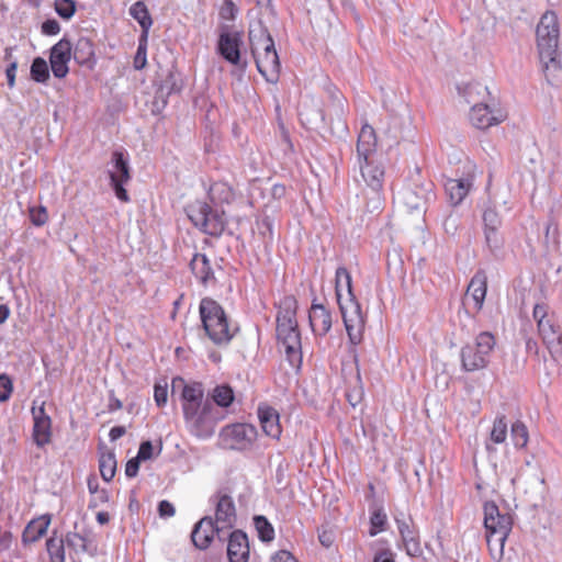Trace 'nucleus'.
<instances>
[{"label":"nucleus","instance_id":"nucleus-1","mask_svg":"<svg viewBox=\"0 0 562 562\" xmlns=\"http://www.w3.org/2000/svg\"><path fill=\"white\" fill-rule=\"evenodd\" d=\"M376 137L372 126H362L357 142V158L361 177L367 187L363 190L367 211L370 213L381 210L383 204L382 188L384 169L375 162Z\"/></svg>","mask_w":562,"mask_h":562},{"label":"nucleus","instance_id":"nucleus-2","mask_svg":"<svg viewBox=\"0 0 562 562\" xmlns=\"http://www.w3.org/2000/svg\"><path fill=\"white\" fill-rule=\"evenodd\" d=\"M559 23L554 11L542 14L536 30L539 57L543 64L547 82L562 89V67L557 59L559 44Z\"/></svg>","mask_w":562,"mask_h":562},{"label":"nucleus","instance_id":"nucleus-3","mask_svg":"<svg viewBox=\"0 0 562 562\" xmlns=\"http://www.w3.org/2000/svg\"><path fill=\"white\" fill-rule=\"evenodd\" d=\"M336 296L342 321L352 345L361 341L364 318L360 303L357 301L352 291V278L345 267L336 270Z\"/></svg>","mask_w":562,"mask_h":562},{"label":"nucleus","instance_id":"nucleus-4","mask_svg":"<svg viewBox=\"0 0 562 562\" xmlns=\"http://www.w3.org/2000/svg\"><path fill=\"white\" fill-rule=\"evenodd\" d=\"M199 313L202 327L209 339L216 346H227L236 333L238 327L231 328L228 317L222 305L211 299L203 297L199 305Z\"/></svg>","mask_w":562,"mask_h":562},{"label":"nucleus","instance_id":"nucleus-5","mask_svg":"<svg viewBox=\"0 0 562 562\" xmlns=\"http://www.w3.org/2000/svg\"><path fill=\"white\" fill-rule=\"evenodd\" d=\"M468 103L474 102L470 111V121L479 130H486L503 122L506 115L501 109H492L487 102L491 93L481 83H471L467 88Z\"/></svg>","mask_w":562,"mask_h":562},{"label":"nucleus","instance_id":"nucleus-6","mask_svg":"<svg viewBox=\"0 0 562 562\" xmlns=\"http://www.w3.org/2000/svg\"><path fill=\"white\" fill-rule=\"evenodd\" d=\"M184 211L191 223L206 235L218 237L225 231V212L212 203L196 200L188 204Z\"/></svg>","mask_w":562,"mask_h":562},{"label":"nucleus","instance_id":"nucleus-7","mask_svg":"<svg viewBox=\"0 0 562 562\" xmlns=\"http://www.w3.org/2000/svg\"><path fill=\"white\" fill-rule=\"evenodd\" d=\"M495 345L496 340L492 333H480L473 344H467L461 348L460 360L462 370L473 372L486 368Z\"/></svg>","mask_w":562,"mask_h":562},{"label":"nucleus","instance_id":"nucleus-8","mask_svg":"<svg viewBox=\"0 0 562 562\" xmlns=\"http://www.w3.org/2000/svg\"><path fill=\"white\" fill-rule=\"evenodd\" d=\"M111 168L108 169L110 184L115 196L124 202H130V195L124 186L131 180V168L127 156L122 150H114L110 161Z\"/></svg>","mask_w":562,"mask_h":562},{"label":"nucleus","instance_id":"nucleus-9","mask_svg":"<svg viewBox=\"0 0 562 562\" xmlns=\"http://www.w3.org/2000/svg\"><path fill=\"white\" fill-rule=\"evenodd\" d=\"M435 198L434 183L430 181L409 186L398 192L400 201L409 211H425Z\"/></svg>","mask_w":562,"mask_h":562},{"label":"nucleus","instance_id":"nucleus-10","mask_svg":"<svg viewBox=\"0 0 562 562\" xmlns=\"http://www.w3.org/2000/svg\"><path fill=\"white\" fill-rule=\"evenodd\" d=\"M484 527L486 532H493L496 537L507 539L513 527V519L508 513L502 514L494 502H485Z\"/></svg>","mask_w":562,"mask_h":562},{"label":"nucleus","instance_id":"nucleus-11","mask_svg":"<svg viewBox=\"0 0 562 562\" xmlns=\"http://www.w3.org/2000/svg\"><path fill=\"white\" fill-rule=\"evenodd\" d=\"M243 45V33L229 31L228 25L222 26L216 50L229 64L238 66L240 64V47Z\"/></svg>","mask_w":562,"mask_h":562},{"label":"nucleus","instance_id":"nucleus-12","mask_svg":"<svg viewBox=\"0 0 562 562\" xmlns=\"http://www.w3.org/2000/svg\"><path fill=\"white\" fill-rule=\"evenodd\" d=\"M72 52V44L66 37L61 38L50 48L49 63L53 75L58 78H65L69 72L68 63Z\"/></svg>","mask_w":562,"mask_h":562},{"label":"nucleus","instance_id":"nucleus-13","mask_svg":"<svg viewBox=\"0 0 562 562\" xmlns=\"http://www.w3.org/2000/svg\"><path fill=\"white\" fill-rule=\"evenodd\" d=\"M221 530L212 517L205 516L194 525L191 532V541L196 549L206 550L211 546L215 533L220 538Z\"/></svg>","mask_w":562,"mask_h":562},{"label":"nucleus","instance_id":"nucleus-14","mask_svg":"<svg viewBox=\"0 0 562 562\" xmlns=\"http://www.w3.org/2000/svg\"><path fill=\"white\" fill-rule=\"evenodd\" d=\"M45 403L36 407L33 405L32 415L34 419L33 439L38 447H44L50 441L52 419L45 412Z\"/></svg>","mask_w":562,"mask_h":562},{"label":"nucleus","instance_id":"nucleus-15","mask_svg":"<svg viewBox=\"0 0 562 562\" xmlns=\"http://www.w3.org/2000/svg\"><path fill=\"white\" fill-rule=\"evenodd\" d=\"M215 520L224 524V528H233L236 521V507L231 495L218 491L214 496Z\"/></svg>","mask_w":562,"mask_h":562},{"label":"nucleus","instance_id":"nucleus-16","mask_svg":"<svg viewBox=\"0 0 562 562\" xmlns=\"http://www.w3.org/2000/svg\"><path fill=\"white\" fill-rule=\"evenodd\" d=\"M227 557L229 562H248L249 541L245 531L236 529L229 533Z\"/></svg>","mask_w":562,"mask_h":562},{"label":"nucleus","instance_id":"nucleus-17","mask_svg":"<svg viewBox=\"0 0 562 562\" xmlns=\"http://www.w3.org/2000/svg\"><path fill=\"white\" fill-rule=\"evenodd\" d=\"M251 52L255 57L258 71L266 78L267 81L277 82L280 71V60L278 53H269V55L260 54L257 56L254 47H251Z\"/></svg>","mask_w":562,"mask_h":562},{"label":"nucleus","instance_id":"nucleus-18","mask_svg":"<svg viewBox=\"0 0 562 562\" xmlns=\"http://www.w3.org/2000/svg\"><path fill=\"white\" fill-rule=\"evenodd\" d=\"M72 58L80 66L87 67L92 70L97 65L93 42L88 37H79L72 47Z\"/></svg>","mask_w":562,"mask_h":562},{"label":"nucleus","instance_id":"nucleus-19","mask_svg":"<svg viewBox=\"0 0 562 562\" xmlns=\"http://www.w3.org/2000/svg\"><path fill=\"white\" fill-rule=\"evenodd\" d=\"M308 321L313 333L316 335L325 336L331 328L330 312L322 304H312Z\"/></svg>","mask_w":562,"mask_h":562},{"label":"nucleus","instance_id":"nucleus-20","mask_svg":"<svg viewBox=\"0 0 562 562\" xmlns=\"http://www.w3.org/2000/svg\"><path fill=\"white\" fill-rule=\"evenodd\" d=\"M398 532L402 537L406 553L411 557H418L423 553L417 532L404 518L395 517Z\"/></svg>","mask_w":562,"mask_h":562},{"label":"nucleus","instance_id":"nucleus-21","mask_svg":"<svg viewBox=\"0 0 562 562\" xmlns=\"http://www.w3.org/2000/svg\"><path fill=\"white\" fill-rule=\"evenodd\" d=\"M538 330L551 352L562 353V330L550 319L540 321Z\"/></svg>","mask_w":562,"mask_h":562},{"label":"nucleus","instance_id":"nucleus-22","mask_svg":"<svg viewBox=\"0 0 562 562\" xmlns=\"http://www.w3.org/2000/svg\"><path fill=\"white\" fill-rule=\"evenodd\" d=\"M258 418L265 434L271 438L278 439L281 435L279 424V413L271 406L259 405Z\"/></svg>","mask_w":562,"mask_h":562},{"label":"nucleus","instance_id":"nucleus-23","mask_svg":"<svg viewBox=\"0 0 562 562\" xmlns=\"http://www.w3.org/2000/svg\"><path fill=\"white\" fill-rule=\"evenodd\" d=\"M182 89V80L180 78V74L176 71L173 68L169 69L165 79L161 81L160 86L156 91V102H161L165 106L167 104V100L169 95L172 93H179Z\"/></svg>","mask_w":562,"mask_h":562},{"label":"nucleus","instance_id":"nucleus-24","mask_svg":"<svg viewBox=\"0 0 562 562\" xmlns=\"http://www.w3.org/2000/svg\"><path fill=\"white\" fill-rule=\"evenodd\" d=\"M487 292V276L486 272L482 269L477 270L475 274L472 277L467 293H470L474 303L476 311H481L485 301Z\"/></svg>","mask_w":562,"mask_h":562},{"label":"nucleus","instance_id":"nucleus-25","mask_svg":"<svg viewBox=\"0 0 562 562\" xmlns=\"http://www.w3.org/2000/svg\"><path fill=\"white\" fill-rule=\"evenodd\" d=\"M187 424L193 436L200 439H207L214 435L217 417H207L199 414Z\"/></svg>","mask_w":562,"mask_h":562},{"label":"nucleus","instance_id":"nucleus-26","mask_svg":"<svg viewBox=\"0 0 562 562\" xmlns=\"http://www.w3.org/2000/svg\"><path fill=\"white\" fill-rule=\"evenodd\" d=\"M471 187L472 182L469 179H449L445 184V190L449 196L450 204L453 206L459 205L468 195Z\"/></svg>","mask_w":562,"mask_h":562},{"label":"nucleus","instance_id":"nucleus-27","mask_svg":"<svg viewBox=\"0 0 562 562\" xmlns=\"http://www.w3.org/2000/svg\"><path fill=\"white\" fill-rule=\"evenodd\" d=\"M50 524V515H43L37 519L31 520L22 533L24 544L33 543L40 540L47 531Z\"/></svg>","mask_w":562,"mask_h":562},{"label":"nucleus","instance_id":"nucleus-28","mask_svg":"<svg viewBox=\"0 0 562 562\" xmlns=\"http://www.w3.org/2000/svg\"><path fill=\"white\" fill-rule=\"evenodd\" d=\"M297 301L293 295L284 296L279 304L277 325H297Z\"/></svg>","mask_w":562,"mask_h":562},{"label":"nucleus","instance_id":"nucleus-29","mask_svg":"<svg viewBox=\"0 0 562 562\" xmlns=\"http://www.w3.org/2000/svg\"><path fill=\"white\" fill-rule=\"evenodd\" d=\"M189 266L195 278L203 284H206L209 280L214 278L210 260L205 254H194Z\"/></svg>","mask_w":562,"mask_h":562},{"label":"nucleus","instance_id":"nucleus-30","mask_svg":"<svg viewBox=\"0 0 562 562\" xmlns=\"http://www.w3.org/2000/svg\"><path fill=\"white\" fill-rule=\"evenodd\" d=\"M223 435L235 443H249L255 438L256 430L248 424H233L223 429Z\"/></svg>","mask_w":562,"mask_h":562},{"label":"nucleus","instance_id":"nucleus-31","mask_svg":"<svg viewBox=\"0 0 562 562\" xmlns=\"http://www.w3.org/2000/svg\"><path fill=\"white\" fill-rule=\"evenodd\" d=\"M210 202L222 209L223 204H229L235 199V193L226 182H215L207 192Z\"/></svg>","mask_w":562,"mask_h":562},{"label":"nucleus","instance_id":"nucleus-32","mask_svg":"<svg viewBox=\"0 0 562 562\" xmlns=\"http://www.w3.org/2000/svg\"><path fill=\"white\" fill-rule=\"evenodd\" d=\"M485 245L495 260H503L505 256V238L499 229L484 231Z\"/></svg>","mask_w":562,"mask_h":562},{"label":"nucleus","instance_id":"nucleus-33","mask_svg":"<svg viewBox=\"0 0 562 562\" xmlns=\"http://www.w3.org/2000/svg\"><path fill=\"white\" fill-rule=\"evenodd\" d=\"M130 14L135 19L142 27V37L147 41L148 31L153 25V20L146 4L143 1L135 2L130 8Z\"/></svg>","mask_w":562,"mask_h":562},{"label":"nucleus","instance_id":"nucleus-34","mask_svg":"<svg viewBox=\"0 0 562 562\" xmlns=\"http://www.w3.org/2000/svg\"><path fill=\"white\" fill-rule=\"evenodd\" d=\"M116 458L112 450L101 452L99 458V470L102 479L110 482L116 472Z\"/></svg>","mask_w":562,"mask_h":562},{"label":"nucleus","instance_id":"nucleus-35","mask_svg":"<svg viewBox=\"0 0 562 562\" xmlns=\"http://www.w3.org/2000/svg\"><path fill=\"white\" fill-rule=\"evenodd\" d=\"M210 397L222 408L231 406L235 398L233 389L227 384L215 386Z\"/></svg>","mask_w":562,"mask_h":562},{"label":"nucleus","instance_id":"nucleus-36","mask_svg":"<svg viewBox=\"0 0 562 562\" xmlns=\"http://www.w3.org/2000/svg\"><path fill=\"white\" fill-rule=\"evenodd\" d=\"M46 549L50 562H65V541L61 537H56V531L47 539Z\"/></svg>","mask_w":562,"mask_h":562},{"label":"nucleus","instance_id":"nucleus-37","mask_svg":"<svg viewBox=\"0 0 562 562\" xmlns=\"http://www.w3.org/2000/svg\"><path fill=\"white\" fill-rule=\"evenodd\" d=\"M258 538L262 542H271L274 539V528L263 515H256L252 518Z\"/></svg>","mask_w":562,"mask_h":562},{"label":"nucleus","instance_id":"nucleus-38","mask_svg":"<svg viewBox=\"0 0 562 562\" xmlns=\"http://www.w3.org/2000/svg\"><path fill=\"white\" fill-rule=\"evenodd\" d=\"M277 338L281 344L301 341L299 325H277Z\"/></svg>","mask_w":562,"mask_h":562},{"label":"nucleus","instance_id":"nucleus-39","mask_svg":"<svg viewBox=\"0 0 562 562\" xmlns=\"http://www.w3.org/2000/svg\"><path fill=\"white\" fill-rule=\"evenodd\" d=\"M31 78L40 83H45L49 79V70L46 60L42 57H35L31 64Z\"/></svg>","mask_w":562,"mask_h":562},{"label":"nucleus","instance_id":"nucleus-40","mask_svg":"<svg viewBox=\"0 0 562 562\" xmlns=\"http://www.w3.org/2000/svg\"><path fill=\"white\" fill-rule=\"evenodd\" d=\"M182 403L201 402L204 398V389L201 382L186 384L181 393Z\"/></svg>","mask_w":562,"mask_h":562},{"label":"nucleus","instance_id":"nucleus-41","mask_svg":"<svg viewBox=\"0 0 562 562\" xmlns=\"http://www.w3.org/2000/svg\"><path fill=\"white\" fill-rule=\"evenodd\" d=\"M512 440L516 448H525L528 442V430L524 423L520 420L515 422L512 425Z\"/></svg>","mask_w":562,"mask_h":562},{"label":"nucleus","instance_id":"nucleus-42","mask_svg":"<svg viewBox=\"0 0 562 562\" xmlns=\"http://www.w3.org/2000/svg\"><path fill=\"white\" fill-rule=\"evenodd\" d=\"M507 437V423L504 415L495 418L490 439L493 443H502Z\"/></svg>","mask_w":562,"mask_h":562},{"label":"nucleus","instance_id":"nucleus-43","mask_svg":"<svg viewBox=\"0 0 562 562\" xmlns=\"http://www.w3.org/2000/svg\"><path fill=\"white\" fill-rule=\"evenodd\" d=\"M54 8L59 18L69 21L77 11V2L75 0H55Z\"/></svg>","mask_w":562,"mask_h":562},{"label":"nucleus","instance_id":"nucleus-44","mask_svg":"<svg viewBox=\"0 0 562 562\" xmlns=\"http://www.w3.org/2000/svg\"><path fill=\"white\" fill-rule=\"evenodd\" d=\"M256 228L258 234L263 238L266 243L272 240L273 236V221L272 218L263 214L256 220Z\"/></svg>","mask_w":562,"mask_h":562},{"label":"nucleus","instance_id":"nucleus-45","mask_svg":"<svg viewBox=\"0 0 562 562\" xmlns=\"http://www.w3.org/2000/svg\"><path fill=\"white\" fill-rule=\"evenodd\" d=\"M371 528L369 535L375 536L378 532L384 530L386 525V515L381 507L375 508L370 517Z\"/></svg>","mask_w":562,"mask_h":562},{"label":"nucleus","instance_id":"nucleus-46","mask_svg":"<svg viewBox=\"0 0 562 562\" xmlns=\"http://www.w3.org/2000/svg\"><path fill=\"white\" fill-rule=\"evenodd\" d=\"M286 359L292 367L300 368L302 363L301 341L294 344H282Z\"/></svg>","mask_w":562,"mask_h":562},{"label":"nucleus","instance_id":"nucleus-47","mask_svg":"<svg viewBox=\"0 0 562 562\" xmlns=\"http://www.w3.org/2000/svg\"><path fill=\"white\" fill-rule=\"evenodd\" d=\"M484 231L499 229L502 218L494 207H486L482 215Z\"/></svg>","mask_w":562,"mask_h":562},{"label":"nucleus","instance_id":"nucleus-48","mask_svg":"<svg viewBox=\"0 0 562 562\" xmlns=\"http://www.w3.org/2000/svg\"><path fill=\"white\" fill-rule=\"evenodd\" d=\"M215 405L211 397L203 398L200 414L207 417H217V422H220L223 418V414Z\"/></svg>","mask_w":562,"mask_h":562},{"label":"nucleus","instance_id":"nucleus-49","mask_svg":"<svg viewBox=\"0 0 562 562\" xmlns=\"http://www.w3.org/2000/svg\"><path fill=\"white\" fill-rule=\"evenodd\" d=\"M146 64H147L146 42L140 36L139 44H138V47H137V50H136V54H135V57H134V68L136 70H140V69H143L146 66Z\"/></svg>","mask_w":562,"mask_h":562},{"label":"nucleus","instance_id":"nucleus-50","mask_svg":"<svg viewBox=\"0 0 562 562\" xmlns=\"http://www.w3.org/2000/svg\"><path fill=\"white\" fill-rule=\"evenodd\" d=\"M461 221L458 214L451 213L443 221V229L447 235L454 236L460 227Z\"/></svg>","mask_w":562,"mask_h":562},{"label":"nucleus","instance_id":"nucleus-51","mask_svg":"<svg viewBox=\"0 0 562 562\" xmlns=\"http://www.w3.org/2000/svg\"><path fill=\"white\" fill-rule=\"evenodd\" d=\"M30 220H31L32 224L35 226L44 225L48 220L46 209L44 206L31 207L30 209Z\"/></svg>","mask_w":562,"mask_h":562},{"label":"nucleus","instance_id":"nucleus-52","mask_svg":"<svg viewBox=\"0 0 562 562\" xmlns=\"http://www.w3.org/2000/svg\"><path fill=\"white\" fill-rule=\"evenodd\" d=\"M13 390L11 379L7 374H0V402H5L10 398Z\"/></svg>","mask_w":562,"mask_h":562},{"label":"nucleus","instance_id":"nucleus-53","mask_svg":"<svg viewBox=\"0 0 562 562\" xmlns=\"http://www.w3.org/2000/svg\"><path fill=\"white\" fill-rule=\"evenodd\" d=\"M201 405L202 401L194 403H182V411L186 423L190 422L194 416L200 414Z\"/></svg>","mask_w":562,"mask_h":562},{"label":"nucleus","instance_id":"nucleus-54","mask_svg":"<svg viewBox=\"0 0 562 562\" xmlns=\"http://www.w3.org/2000/svg\"><path fill=\"white\" fill-rule=\"evenodd\" d=\"M237 12L238 9L232 0H224V3L220 10V16L223 20H235Z\"/></svg>","mask_w":562,"mask_h":562},{"label":"nucleus","instance_id":"nucleus-55","mask_svg":"<svg viewBox=\"0 0 562 562\" xmlns=\"http://www.w3.org/2000/svg\"><path fill=\"white\" fill-rule=\"evenodd\" d=\"M259 31H260V34L262 36H265V46H263L262 54L269 55V53H271V54L277 53L273 38L270 35L268 29L266 26H263L261 22H259Z\"/></svg>","mask_w":562,"mask_h":562},{"label":"nucleus","instance_id":"nucleus-56","mask_svg":"<svg viewBox=\"0 0 562 562\" xmlns=\"http://www.w3.org/2000/svg\"><path fill=\"white\" fill-rule=\"evenodd\" d=\"M154 456V447L150 440H144L139 445V449L137 452L138 460L147 461L151 459Z\"/></svg>","mask_w":562,"mask_h":562},{"label":"nucleus","instance_id":"nucleus-57","mask_svg":"<svg viewBox=\"0 0 562 562\" xmlns=\"http://www.w3.org/2000/svg\"><path fill=\"white\" fill-rule=\"evenodd\" d=\"M154 398L158 407L165 406L168 400L167 385L155 384Z\"/></svg>","mask_w":562,"mask_h":562},{"label":"nucleus","instance_id":"nucleus-58","mask_svg":"<svg viewBox=\"0 0 562 562\" xmlns=\"http://www.w3.org/2000/svg\"><path fill=\"white\" fill-rule=\"evenodd\" d=\"M60 31V25L55 19H47L42 23V33L45 35H56Z\"/></svg>","mask_w":562,"mask_h":562},{"label":"nucleus","instance_id":"nucleus-59","mask_svg":"<svg viewBox=\"0 0 562 562\" xmlns=\"http://www.w3.org/2000/svg\"><path fill=\"white\" fill-rule=\"evenodd\" d=\"M158 514L161 518H169L175 515V506L169 501H160L158 503Z\"/></svg>","mask_w":562,"mask_h":562},{"label":"nucleus","instance_id":"nucleus-60","mask_svg":"<svg viewBox=\"0 0 562 562\" xmlns=\"http://www.w3.org/2000/svg\"><path fill=\"white\" fill-rule=\"evenodd\" d=\"M140 462L142 460H138L137 457L130 459L125 465V475L127 477H135L138 474Z\"/></svg>","mask_w":562,"mask_h":562},{"label":"nucleus","instance_id":"nucleus-61","mask_svg":"<svg viewBox=\"0 0 562 562\" xmlns=\"http://www.w3.org/2000/svg\"><path fill=\"white\" fill-rule=\"evenodd\" d=\"M271 562H299L297 559L286 550H280L271 558Z\"/></svg>","mask_w":562,"mask_h":562},{"label":"nucleus","instance_id":"nucleus-62","mask_svg":"<svg viewBox=\"0 0 562 562\" xmlns=\"http://www.w3.org/2000/svg\"><path fill=\"white\" fill-rule=\"evenodd\" d=\"M16 69H18V63L16 60H12L7 69H5V76H7V80H8V86L10 88H13L15 86V72H16Z\"/></svg>","mask_w":562,"mask_h":562},{"label":"nucleus","instance_id":"nucleus-63","mask_svg":"<svg viewBox=\"0 0 562 562\" xmlns=\"http://www.w3.org/2000/svg\"><path fill=\"white\" fill-rule=\"evenodd\" d=\"M373 562H395L394 554L389 549L380 550L375 553Z\"/></svg>","mask_w":562,"mask_h":562},{"label":"nucleus","instance_id":"nucleus-64","mask_svg":"<svg viewBox=\"0 0 562 562\" xmlns=\"http://www.w3.org/2000/svg\"><path fill=\"white\" fill-rule=\"evenodd\" d=\"M506 539H502L501 537H496L493 532H486V542L490 549H492V546L495 544L499 548V552H503L504 543Z\"/></svg>","mask_w":562,"mask_h":562}]
</instances>
